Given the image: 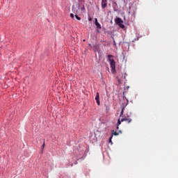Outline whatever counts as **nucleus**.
Returning a JSON list of instances; mask_svg holds the SVG:
<instances>
[{"mask_svg":"<svg viewBox=\"0 0 178 178\" xmlns=\"http://www.w3.org/2000/svg\"><path fill=\"white\" fill-rule=\"evenodd\" d=\"M118 81H120V79H118Z\"/></svg>","mask_w":178,"mask_h":178,"instance_id":"18","label":"nucleus"},{"mask_svg":"<svg viewBox=\"0 0 178 178\" xmlns=\"http://www.w3.org/2000/svg\"><path fill=\"white\" fill-rule=\"evenodd\" d=\"M113 136H119V133L115 131L114 130L112 131L111 133V137H113Z\"/></svg>","mask_w":178,"mask_h":178,"instance_id":"9","label":"nucleus"},{"mask_svg":"<svg viewBox=\"0 0 178 178\" xmlns=\"http://www.w3.org/2000/svg\"><path fill=\"white\" fill-rule=\"evenodd\" d=\"M124 113V107H123L122 108V111L120 112V117L122 118V116H123V113Z\"/></svg>","mask_w":178,"mask_h":178,"instance_id":"10","label":"nucleus"},{"mask_svg":"<svg viewBox=\"0 0 178 178\" xmlns=\"http://www.w3.org/2000/svg\"><path fill=\"white\" fill-rule=\"evenodd\" d=\"M126 76H127V74H124V79L126 80Z\"/></svg>","mask_w":178,"mask_h":178,"instance_id":"14","label":"nucleus"},{"mask_svg":"<svg viewBox=\"0 0 178 178\" xmlns=\"http://www.w3.org/2000/svg\"><path fill=\"white\" fill-rule=\"evenodd\" d=\"M115 23H116L117 24H118V26H119L120 24L123 23V20H122V19L120 18V17L116 18V19H115Z\"/></svg>","mask_w":178,"mask_h":178,"instance_id":"7","label":"nucleus"},{"mask_svg":"<svg viewBox=\"0 0 178 178\" xmlns=\"http://www.w3.org/2000/svg\"><path fill=\"white\" fill-rule=\"evenodd\" d=\"M120 124H122V120H120V118H119L117 122V129H119V126H120Z\"/></svg>","mask_w":178,"mask_h":178,"instance_id":"8","label":"nucleus"},{"mask_svg":"<svg viewBox=\"0 0 178 178\" xmlns=\"http://www.w3.org/2000/svg\"><path fill=\"white\" fill-rule=\"evenodd\" d=\"M44 147H45V143H44L42 145V148H44Z\"/></svg>","mask_w":178,"mask_h":178,"instance_id":"16","label":"nucleus"},{"mask_svg":"<svg viewBox=\"0 0 178 178\" xmlns=\"http://www.w3.org/2000/svg\"><path fill=\"white\" fill-rule=\"evenodd\" d=\"M118 26L120 27V29H124V27H125L124 24H123V23L120 24Z\"/></svg>","mask_w":178,"mask_h":178,"instance_id":"11","label":"nucleus"},{"mask_svg":"<svg viewBox=\"0 0 178 178\" xmlns=\"http://www.w3.org/2000/svg\"><path fill=\"white\" fill-rule=\"evenodd\" d=\"M112 58H113V56L111 54L108 55V60L110 63L111 72L112 73H115V72H116V62H115V60Z\"/></svg>","mask_w":178,"mask_h":178,"instance_id":"2","label":"nucleus"},{"mask_svg":"<svg viewBox=\"0 0 178 178\" xmlns=\"http://www.w3.org/2000/svg\"><path fill=\"white\" fill-rule=\"evenodd\" d=\"M108 6V0H102V9H105Z\"/></svg>","mask_w":178,"mask_h":178,"instance_id":"4","label":"nucleus"},{"mask_svg":"<svg viewBox=\"0 0 178 178\" xmlns=\"http://www.w3.org/2000/svg\"><path fill=\"white\" fill-rule=\"evenodd\" d=\"M95 101L98 106L101 105V103L99 102V92H98L96 93Z\"/></svg>","mask_w":178,"mask_h":178,"instance_id":"5","label":"nucleus"},{"mask_svg":"<svg viewBox=\"0 0 178 178\" xmlns=\"http://www.w3.org/2000/svg\"><path fill=\"white\" fill-rule=\"evenodd\" d=\"M74 165H77V161H76V162L74 163Z\"/></svg>","mask_w":178,"mask_h":178,"instance_id":"17","label":"nucleus"},{"mask_svg":"<svg viewBox=\"0 0 178 178\" xmlns=\"http://www.w3.org/2000/svg\"><path fill=\"white\" fill-rule=\"evenodd\" d=\"M86 10V8L84 7V6H81L80 3H77L72 6V12H74L75 15H77L80 13V12H83V10Z\"/></svg>","mask_w":178,"mask_h":178,"instance_id":"1","label":"nucleus"},{"mask_svg":"<svg viewBox=\"0 0 178 178\" xmlns=\"http://www.w3.org/2000/svg\"><path fill=\"white\" fill-rule=\"evenodd\" d=\"M112 138H113V137L111 136V137L110 138V140H109L110 143H112Z\"/></svg>","mask_w":178,"mask_h":178,"instance_id":"15","label":"nucleus"},{"mask_svg":"<svg viewBox=\"0 0 178 178\" xmlns=\"http://www.w3.org/2000/svg\"><path fill=\"white\" fill-rule=\"evenodd\" d=\"M95 25L96 26V29H97V30H101V24L98 22V19L97 18H95Z\"/></svg>","mask_w":178,"mask_h":178,"instance_id":"3","label":"nucleus"},{"mask_svg":"<svg viewBox=\"0 0 178 178\" xmlns=\"http://www.w3.org/2000/svg\"><path fill=\"white\" fill-rule=\"evenodd\" d=\"M131 118H129V116L121 119V122H127V123H131Z\"/></svg>","mask_w":178,"mask_h":178,"instance_id":"6","label":"nucleus"},{"mask_svg":"<svg viewBox=\"0 0 178 178\" xmlns=\"http://www.w3.org/2000/svg\"><path fill=\"white\" fill-rule=\"evenodd\" d=\"M75 17L77 20H81V18L77 15V14H75Z\"/></svg>","mask_w":178,"mask_h":178,"instance_id":"12","label":"nucleus"},{"mask_svg":"<svg viewBox=\"0 0 178 178\" xmlns=\"http://www.w3.org/2000/svg\"><path fill=\"white\" fill-rule=\"evenodd\" d=\"M70 17H72V19H74V14L71 13L70 14Z\"/></svg>","mask_w":178,"mask_h":178,"instance_id":"13","label":"nucleus"}]
</instances>
